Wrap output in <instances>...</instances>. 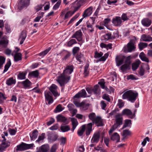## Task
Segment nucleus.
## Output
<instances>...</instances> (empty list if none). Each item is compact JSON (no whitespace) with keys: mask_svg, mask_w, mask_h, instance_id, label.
<instances>
[{"mask_svg":"<svg viewBox=\"0 0 152 152\" xmlns=\"http://www.w3.org/2000/svg\"><path fill=\"white\" fill-rule=\"evenodd\" d=\"M73 65L67 66L63 72L57 77L56 80L61 86H64L69 81L70 78V76L69 75L73 72Z\"/></svg>","mask_w":152,"mask_h":152,"instance_id":"nucleus-1","label":"nucleus"},{"mask_svg":"<svg viewBox=\"0 0 152 152\" xmlns=\"http://www.w3.org/2000/svg\"><path fill=\"white\" fill-rule=\"evenodd\" d=\"M88 117L89 119L92 121V123L88 124L86 126V134L89 135L92 131V126L94 124L96 125L97 126H101L103 125V121L101 117L99 116H96L94 113L89 114Z\"/></svg>","mask_w":152,"mask_h":152,"instance_id":"nucleus-2","label":"nucleus"},{"mask_svg":"<svg viewBox=\"0 0 152 152\" xmlns=\"http://www.w3.org/2000/svg\"><path fill=\"white\" fill-rule=\"evenodd\" d=\"M138 95L137 91L130 90L125 92L123 94L122 98L123 99H127L131 102L134 103L137 99Z\"/></svg>","mask_w":152,"mask_h":152,"instance_id":"nucleus-3","label":"nucleus"},{"mask_svg":"<svg viewBox=\"0 0 152 152\" xmlns=\"http://www.w3.org/2000/svg\"><path fill=\"white\" fill-rule=\"evenodd\" d=\"M30 0H19L18 4V9L20 10L27 7L30 4Z\"/></svg>","mask_w":152,"mask_h":152,"instance_id":"nucleus-4","label":"nucleus"},{"mask_svg":"<svg viewBox=\"0 0 152 152\" xmlns=\"http://www.w3.org/2000/svg\"><path fill=\"white\" fill-rule=\"evenodd\" d=\"M33 145V144H28L22 142L21 144L17 145V147L18 150L24 151L31 148Z\"/></svg>","mask_w":152,"mask_h":152,"instance_id":"nucleus-5","label":"nucleus"},{"mask_svg":"<svg viewBox=\"0 0 152 152\" xmlns=\"http://www.w3.org/2000/svg\"><path fill=\"white\" fill-rule=\"evenodd\" d=\"M115 118L116 123L114 124V125L118 127L122 124L123 118L121 114H117L115 116Z\"/></svg>","mask_w":152,"mask_h":152,"instance_id":"nucleus-6","label":"nucleus"},{"mask_svg":"<svg viewBox=\"0 0 152 152\" xmlns=\"http://www.w3.org/2000/svg\"><path fill=\"white\" fill-rule=\"evenodd\" d=\"M112 23L116 26H121L122 24V21L121 17L116 16L113 18L112 20Z\"/></svg>","mask_w":152,"mask_h":152,"instance_id":"nucleus-7","label":"nucleus"},{"mask_svg":"<svg viewBox=\"0 0 152 152\" xmlns=\"http://www.w3.org/2000/svg\"><path fill=\"white\" fill-rule=\"evenodd\" d=\"M82 33L80 30L75 32L72 36V38H75L78 41H80L82 39Z\"/></svg>","mask_w":152,"mask_h":152,"instance_id":"nucleus-8","label":"nucleus"},{"mask_svg":"<svg viewBox=\"0 0 152 152\" xmlns=\"http://www.w3.org/2000/svg\"><path fill=\"white\" fill-rule=\"evenodd\" d=\"M122 115H126L131 118H133L134 115H132V113L131 110L128 109L124 110L121 112Z\"/></svg>","mask_w":152,"mask_h":152,"instance_id":"nucleus-9","label":"nucleus"},{"mask_svg":"<svg viewBox=\"0 0 152 152\" xmlns=\"http://www.w3.org/2000/svg\"><path fill=\"white\" fill-rule=\"evenodd\" d=\"M45 99L48 102V104H50L53 102V99L51 95V93L50 92H45Z\"/></svg>","mask_w":152,"mask_h":152,"instance_id":"nucleus-10","label":"nucleus"},{"mask_svg":"<svg viewBox=\"0 0 152 152\" xmlns=\"http://www.w3.org/2000/svg\"><path fill=\"white\" fill-rule=\"evenodd\" d=\"M57 86L56 85L53 84L49 88V90L55 97L58 96L59 95L57 91Z\"/></svg>","mask_w":152,"mask_h":152,"instance_id":"nucleus-11","label":"nucleus"},{"mask_svg":"<svg viewBox=\"0 0 152 152\" xmlns=\"http://www.w3.org/2000/svg\"><path fill=\"white\" fill-rule=\"evenodd\" d=\"M69 110L70 113L72 114V116H74L77 112V110L75 108L74 105L72 104H69L67 106Z\"/></svg>","mask_w":152,"mask_h":152,"instance_id":"nucleus-12","label":"nucleus"},{"mask_svg":"<svg viewBox=\"0 0 152 152\" xmlns=\"http://www.w3.org/2000/svg\"><path fill=\"white\" fill-rule=\"evenodd\" d=\"M125 56H117L116 57V62L118 66H120L123 63Z\"/></svg>","mask_w":152,"mask_h":152,"instance_id":"nucleus-13","label":"nucleus"},{"mask_svg":"<svg viewBox=\"0 0 152 152\" xmlns=\"http://www.w3.org/2000/svg\"><path fill=\"white\" fill-rule=\"evenodd\" d=\"M27 37V32L25 31H23L20 36L19 40L20 41V44L21 45L23 44Z\"/></svg>","mask_w":152,"mask_h":152,"instance_id":"nucleus-14","label":"nucleus"},{"mask_svg":"<svg viewBox=\"0 0 152 152\" xmlns=\"http://www.w3.org/2000/svg\"><path fill=\"white\" fill-rule=\"evenodd\" d=\"M8 43V41L6 37L4 36L1 40L0 41V48L2 47L5 48L6 47Z\"/></svg>","mask_w":152,"mask_h":152,"instance_id":"nucleus-15","label":"nucleus"},{"mask_svg":"<svg viewBox=\"0 0 152 152\" xmlns=\"http://www.w3.org/2000/svg\"><path fill=\"white\" fill-rule=\"evenodd\" d=\"M141 23L143 26L148 27L151 24L152 21L148 18H146L143 19L142 20Z\"/></svg>","mask_w":152,"mask_h":152,"instance_id":"nucleus-16","label":"nucleus"},{"mask_svg":"<svg viewBox=\"0 0 152 152\" xmlns=\"http://www.w3.org/2000/svg\"><path fill=\"white\" fill-rule=\"evenodd\" d=\"M100 136V133L99 132L95 133L91 140V142L92 143H97L99 141Z\"/></svg>","mask_w":152,"mask_h":152,"instance_id":"nucleus-17","label":"nucleus"},{"mask_svg":"<svg viewBox=\"0 0 152 152\" xmlns=\"http://www.w3.org/2000/svg\"><path fill=\"white\" fill-rule=\"evenodd\" d=\"M86 93L84 89H82L79 92L76 94L74 96V98L80 97H86Z\"/></svg>","mask_w":152,"mask_h":152,"instance_id":"nucleus-18","label":"nucleus"},{"mask_svg":"<svg viewBox=\"0 0 152 152\" xmlns=\"http://www.w3.org/2000/svg\"><path fill=\"white\" fill-rule=\"evenodd\" d=\"M136 47L134 44L132 42H129L127 45V52H131L135 51Z\"/></svg>","mask_w":152,"mask_h":152,"instance_id":"nucleus-19","label":"nucleus"},{"mask_svg":"<svg viewBox=\"0 0 152 152\" xmlns=\"http://www.w3.org/2000/svg\"><path fill=\"white\" fill-rule=\"evenodd\" d=\"M74 8L73 11H68L65 15L64 19H66L72 16L76 11L78 10V9L74 5Z\"/></svg>","mask_w":152,"mask_h":152,"instance_id":"nucleus-20","label":"nucleus"},{"mask_svg":"<svg viewBox=\"0 0 152 152\" xmlns=\"http://www.w3.org/2000/svg\"><path fill=\"white\" fill-rule=\"evenodd\" d=\"M92 8L90 7L86 9L84 12L83 16L85 18L90 16L92 13Z\"/></svg>","mask_w":152,"mask_h":152,"instance_id":"nucleus-21","label":"nucleus"},{"mask_svg":"<svg viewBox=\"0 0 152 152\" xmlns=\"http://www.w3.org/2000/svg\"><path fill=\"white\" fill-rule=\"evenodd\" d=\"M86 0H77L73 3V4L79 9Z\"/></svg>","mask_w":152,"mask_h":152,"instance_id":"nucleus-22","label":"nucleus"},{"mask_svg":"<svg viewBox=\"0 0 152 152\" xmlns=\"http://www.w3.org/2000/svg\"><path fill=\"white\" fill-rule=\"evenodd\" d=\"M10 145V142L7 141V142H4V141L2 142L1 145H0V151H2L5 148Z\"/></svg>","mask_w":152,"mask_h":152,"instance_id":"nucleus-23","label":"nucleus"},{"mask_svg":"<svg viewBox=\"0 0 152 152\" xmlns=\"http://www.w3.org/2000/svg\"><path fill=\"white\" fill-rule=\"evenodd\" d=\"M72 124V128L71 129L72 131L73 132L76 128L78 124V122L77 120L75 118H72L71 119Z\"/></svg>","mask_w":152,"mask_h":152,"instance_id":"nucleus-24","label":"nucleus"},{"mask_svg":"<svg viewBox=\"0 0 152 152\" xmlns=\"http://www.w3.org/2000/svg\"><path fill=\"white\" fill-rule=\"evenodd\" d=\"M111 139L114 141H116L117 142H118L120 141V137L119 134L116 132H115L114 134L111 135Z\"/></svg>","mask_w":152,"mask_h":152,"instance_id":"nucleus-25","label":"nucleus"},{"mask_svg":"<svg viewBox=\"0 0 152 152\" xmlns=\"http://www.w3.org/2000/svg\"><path fill=\"white\" fill-rule=\"evenodd\" d=\"M141 39L144 41L150 42L152 41V37L149 35L143 34L141 36Z\"/></svg>","mask_w":152,"mask_h":152,"instance_id":"nucleus-26","label":"nucleus"},{"mask_svg":"<svg viewBox=\"0 0 152 152\" xmlns=\"http://www.w3.org/2000/svg\"><path fill=\"white\" fill-rule=\"evenodd\" d=\"M49 146L48 145H44L41 146L39 149V152H48L49 150Z\"/></svg>","mask_w":152,"mask_h":152,"instance_id":"nucleus-27","label":"nucleus"},{"mask_svg":"<svg viewBox=\"0 0 152 152\" xmlns=\"http://www.w3.org/2000/svg\"><path fill=\"white\" fill-rule=\"evenodd\" d=\"M141 62L139 60H137L135 62L132 64V69L135 71L137 69Z\"/></svg>","mask_w":152,"mask_h":152,"instance_id":"nucleus-28","label":"nucleus"},{"mask_svg":"<svg viewBox=\"0 0 152 152\" xmlns=\"http://www.w3.org/2000/svg\"><path fill=\"white\" fill-rule=\"evenodd\" d=\"M86 127V125H83L80 127V129L78 130L77 133L79 136H81L83 135L85 130Z\"/></svg>","mask_w":152,"mask_h":152,"instance_id":"nucleus-29","label":"nucleus"},{"mask_svg":"<svg viewBox=\"0 0 152 152\" xmlns=\"http://www.w3.org/2000/svg\"><path fill=\"white\" fill-rule=\"evenodd\" d=\"M94 23V21L92 24L88 22L86 23V27H87V30L91 33H92L94 31V28L93 26Z\"/></svg>","mask_w":152,"mask_h":152,"instance_id":"nucleus-30","label":"nucleus"},{"mask_svg":"<svg viewBox=\"0 0 152 152\" xmlns=\"http://www.w3.org/2000/svg\"><path fill=\"white\" fill-rule=\"evenodd\" d=\"M14 61L15 62H18L22 60V55L20 53H16L14 55Z\"/></svg>","mask_w":152,"mask_h":152,"instance_id":"nucleus-31","label":"nucleus"},{"mask_svg":"<svg viewBox=\"0 0 152 152\" xmlns=\"http://www.w3.org/2000/svg\"><path fill=\"white\" fill-rule=\"evenodd\" d=\"M103 37L105 40H108L109 39H113L115 38L114 36H112L111 34L110 33H108L103 36Z\"/></svg>","mask_w":152,"mask_h":152,"instance_id":"nucleus-32","label":"nucleus"},{"mask_svg":"<svg viewBox=\"0 0 152 152\" xmlns=\"http://www.w3.org/2000/svg\"><path fill=\"white\" fill-rule=\"evenodd\" d=\"M22 84L26 88H29L31 84V82L28 79L22 82Z\"/></svg>","mask_w":152,"mask_h":152,"instance_id":"nucleus-33","label":"nucleus"},{"mask_svg":"<svg viewBox=\"0 0 152 152\" xmlns=\"http://www.w3.org/2000/svg\"><path fill=\"white\" fill-rule=\"evenodd\" d=\"M57 121L58 122H62L65 123L67 120V119L61 115H59L56 117Z\"/></svg>","mask_w":152,"mask_h":152,"instance_id":"nucleus-34","label":"nucleus"},{"mask_svg":"<svg viewBox=\"0 0 152 152\" xmlns=\"http://www.w3.org/2000/svg\"><path fill=\"white\" fill-rule=\"evenodd\" d=\"M139 57L142 61L147 62H149L148 58L146 57L145 55L143 52H141L140 53Z\"/></svg>","mask_w":152,"mask_h":152,"instance_id":"nucleus-35","label":"nucleus"},{"mask_svg":"<svg viewBox=\"0 0 152 152\" xmlns=\"http://www.w3.org/2000/svg\"><path fill=\"white\" fill-rule=\"evenodd\" d=\"M60 129L62 132H65L69 131L70 128L69 125H66L63 124L61 126Z\"/></svg>","mask_w":152,"mask_h":152,"instance_id":"nucleus-36","label":"nucleus"},{"mask_svg":"<svg viewBox=\"0 0 152 152\" xmlns=\"http://www.w3.org/2000/svg\"><path fill=\"white\" fill-rule=\"evenodd\" d=\"M93 93L96 94H99L100 93V89L99 85H95L93 88Z\"/></svg>","mask_w":152,"mask_h":152,"instance_id":"nucleus-37","label":"nucleus"},{"mask_svg":"<svg viewBox=\"0 0 152 152\" xmlns=\"http://www.w3.org/2000/svg\"><path fill=\"white\" fill-rule=\"evenodd\" d=\"M38 133V131L36 129L33 131L32 134L30 135V137L31 140H33L37 138Z\"/></svg>","mask_w":152,"mask_h":152,"instance_id":"nucleus-38","label":"nucleus"},{"mask_svg":"<svg viewBox=\"0 0 152 152\" xmlns=\"http://www.w3.org/2000/svg\"><path fill=\"white\" fill-rule=\"evenodd\" d=\"M131 124L132 121L131 120L126 119L125 121V123L123 126L122 129H124L127 127L130 126Z\"/></svg>","mask_w":152,"mask_h":152,"instance_id":"nucleus-39","label":"nucleus"},{"mask_svg":"<svg viewBox=\"0 0 152 152\" xmlns=\"http://www.w3.org/2000/svg\"><path fill=\"white\" fill-rule=\"evenodd\" d=\"M131 133L130 131L126 129L124 130L123 132L122 136L123 139H126V137L128 136L131 135Z\"/></svg>","mask_w":152,"mask_h":152,"instance_id":"nucleus-40","label":"nucleus"},{"mask_svg":"<svg viewBox=\"0 0 152 152\" xmlns=\"http://www.w3.org/2000/svg\"><path fill=\"white\" fill-rule=\"evenodd\" d=\"M28 75L31 77H37L39 75V73L38 70H35L29 72Z\"/></svg>","mask_w":152,"mask_h":152,"instance_id":"nucleus-41","label":"nucleus"},{"mask_svg":"<svg viewBox=\"0 0 152 152\" xmlns=\"http://www.w3.org/2000/svg\"><path fill=\"white\" fill-rule=\"evenodd\" d=\"M130 69V65L126 64L123 65L121 67V69L123 71H125L127 69Z\"/></svg>","mask_w":152,"mask_h":152,"instance_id":"nucleus-42","label":"nucleus"},{"mask_svg":"<svg viewBox=\"0 0 152 152\" xmlns=\"http://www.w3.org/2000/svg\"><path fill=\"white\" fill-rule=\"evenodd\" d=\"M77 60L80 63L82 62L84 60L83 56L81 53L78 54L76 56Z\"/></svg>","mask_w":152,"mask_h":152,"instance_id":"nucleus-43","label":"nucleus"},{"mask_svg":"<svg viewBox=\"0 0 152 152\" xmlns=\"http://www.w3.org/2000/svg\"><path fill=\"white\" fill-rule=\"evenodd\" d=\"M89 65L88 64H86L84 67V75L85 76H87L89 74V69H88Z\"/></svg>","mask_w":152,"mask_h":152,"instance_id":"nucleus-44","label":"nucleus"},{"mask_svg":"<svg viewBox=\"0 0 152 152\" xmlns=\"http://www.w3.org/2000/svg\"><path fill=\"white\" fill-rule=\"evenodd\" d=\"M15 81L14 80L13 78H10L7 80L6 84L8 86L15 84Z\"/></svg>","mask_w":152,"mask_h":152,"instance_id":"nucleus-45","label":"nucleus"},{"mask_svg":"<svg viewBox=\"0 0 152 152\" xmlns=\"http://www.w3.org/2000/svg\"><path fill=\"white\" fill-rule=\"evenodd\" d=\"M147 44L146 43L140 42L138 44L139 48L140 50H142L143 48L146 47Z\"/></svg>","mask_w":152,"mask_h":152,"instance_id":"nucleus-46","label":"nucleus"},{"mask_svg":"<svg viewBox=\"0 0 152 152\" xmlns=\"http://www.w3.org/2000/svg\"><path fill=\"white\" fill-rule=\"evenodd\" d=\"M73 103L77 107H81V106H83V107H84V106H85L83 105V102H82L80 103L79 102L76 100L75 99H74V100L73 101Z\"/></svg>","mask_w":152,"mask_h":152,"instance_id":"nucleus-47","label":"nucleus"},{"mask_svg":"<svg viewBox=\"0 0 152 152\" xmlns=\"http://www.w3.org/2000/svg\"><path fill=\"white\" fill-rule=\"evenodd\" d=\"M58 137V136L57 134H53L49 137L48 138L50 140L51 142H53L56 141Z\"/></svg>","mask_w":152,"mask_h":152,"instance_id":"nucleus-48","label":"nucleus"},{"mask_svg":"<svg viewBox=\"0 0 152 152\" xmlns=\"http://www.w3.org/2000/svg\"><path fill=\"white\" fill-rule=\"evenodd\" d=\"M51 48L50 47L49 48L39 53V56H44L49 51L51 50Z\"/></svg>","mask_w":152,"mask_h":152,"instance_id":"nucleus-49","label":"nucleus"},{"mask_svg":"<svg viewBox=\"0 0 152 152\" xmlns=\"http://www.w3.org/2000/svg\"><path fill=\"white\" fill-rule=\"evenodd\" d=\"M77 43V42L75 39H71L68 42L67 46L69 47H71L73 45L76 44Z\"/></svg>","mask_w":152,"mask_h":152,"instance_id":"nucleus-50","label":"nucleus"},{"mask_svg":"<svg viewBox=\"0 0 152 152\" xmlns=\"http://www.w3.org/2000/svg\"><path fill=\"white\" fill-rule=\"evenodd\" d=\"M11 65V63L10 60L7 62L6 64L4 66V72H6L8 69L10 67Z\"/></svg>","mask_w":152,"mask_h":152,"instance_id":"nucleus-51","label":"nucleus"},{"mask_svg":"<svg viewBox=\"0 0 152 152\" xmlns=\"http://www.w3.org/2000/svg\"><path fill=\"white\" fill-rule=\"evenodd\" d=\"M26 74L25 73H20L18 75V78L20 80L24 79L26 78Z\"/></svg>","mask_w":152,"mask_h":152,"instance_id":"nucleus-52","label":"nucleus"},{"mask_svg":"<svg viewBox=\"0 0 152 152\" xmlns=\"http://www.w3.org/2000/svg\"><path fill=\"white\" fill-rule=\"evenodd\" d=\"M58 147V145L57 144H54L51 147L50 152H56V150Z\"/></svg>","mask_w":152,"mask_h":152,"instance_id":"nucleus-53","label":"nucleus"},{"mask_svg":"<svg viewBox=\"0 0 152 152\" xmlns=\"http://www.w3.org/2000/svg\"><path fill=\"white\" fill-rule=\"evenodd\" d=\"M64 108L62 107L61 105H58L54 110V112L55 113L59 112L63 110Z\"/></svg>","mask_w":152,"mask_h":152,"instance_id":"nucleus-54","label":"nucleus"},{"mask_svg":"<svg viewBox=\"0 0 152 152\" xmlns=\"http://www.w3.org/2000/svg\"><path fill=\"white\" fill-rule=\"evenodd\" d=\"M102 98L108 102H110L111 99L109 97V95L107 94H104L102 96Z\"/></svg>","mask_w":152,"mask_h":152,"instance_id":"nucleus-55","label":"nucleus"},{"mask_svg":"<svg viewBox=\"0 0 152 152\" xmlns=\"http://www.w3.org/2000/svg\"><path fill=\"white\" fill-rule=\"evenodd\" d=\"M5 60V58L3 57L0 56V69L3 66V64H4Z\"/></svg>","mask_w":152,"mask_h":152,"instance_id":"nucleus-56","label":"nucleus"},{"mask_svg":"<svg viewBox=\"0 0 152 152\" xmlns=\"http://www.w3.org/2000/svg\"><path fill=\"white\" fill-rule=\"evenodd\" d=\"M80 14L77 13L70 20L68 24H70L72 23L79 16Z\"/></svg>","mask_w":152,"mask_h":152,"instance_id":"nucleus-57","label":"nucleus"},{"mask_svg":"<svg viewBox=\"0 0 152 152\" xmlns=\"http://www.w3.org/2000/svg\"><path fill=\"white\" fill-rule=\"evenodd\" d=\"M45 134L42 133L40 136H39L38 139L36 141V142H39L43 140L45 138Z\"/></svg>","mask_w":152,"mask_h":152,"instance_id":"nucleus-58","label":"nucleus"},{"mask_svg":"<svg viewBox=\"0 0 152 152\" xmlns=\"http://www.w3.org/2000/svg\"><path fill=\"white\" fill-rule=\"evenodd\" d=\"M85 148L83 145L80 146L77 148V152H84L85 151Z\"/></svg>","mask_w":152,"mask_h":152,"instance_id":"nucleus-59","label":"nucleus"},{"mask_svg":"<svg viewBox=\"0 0 152 152\" xmlns=\"http://www.w3.org/2000/svg\"><path fill=\"white\" fill-rule=\"evenodd\" d=\"M124 105V103L122 99H118V105L120 108L122 107Z\"/></svg>","mask_w":152,"mask_h":152,"instance_id":"nucleus-60","label":"nucleus"},{"mask_svg":"<svg viewBox=\"0 0 152 152\" xmlns=\"http://www.w3.org/2000/svg\"><path fill=\"white\" fill-rule=\"evenodd\" d=\"M61 3V1L59 0L54 5L53 7V9L54 10H57L59 7Z\"/></svg>","mask_w":152,"mask_h":152,"instance_id":"nucleus-61","label":"nucleus"},{"mask_svg":"<svg viewBox=\"0 0 152 152\" xmlns=\"http://www.w3.org/2000/svg\"><path fill=\"white\" fill-rule=\"evenodd\" d=\"M132 58V57L131 56H129L127 57L125 61V64H127L129 65H130L131 64V61L130 60Z\"/></svg>","mask_w":152,"mask_h":152,"instance_id":"nucleus-62","label":"nucleus"},{"mask_svg":"<svg viewBox=\"0 0 152 152\" xmlns=\"http://www.w3.org/2000/svg\"><path fill=\"white\" fill-rule=\"evenodd\" d=\"M103 55V53L102 52H100V53L96 51L95 53L94 57L95 58H99L102 56Z\"/></svg>","mask_w":152,"mask_h":152,"instance_id":"nucleus-63","label":"nucleus"},{"mask_svg":"<svg viewBox=\"0 0 152 152\" xmlns=\"http://www.w3.org/2000/svg\"><path fill=\"white\" fill-rule=\"evenodd\" d=\"M6 99L4 94L0 92V104L2 103L4 100Z\"/></svg>","mask_w":152,"mask_h":152,"instance_id":"nucleus-64","label":"nucleus"}]
</instances>
